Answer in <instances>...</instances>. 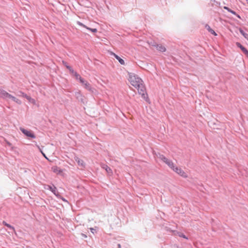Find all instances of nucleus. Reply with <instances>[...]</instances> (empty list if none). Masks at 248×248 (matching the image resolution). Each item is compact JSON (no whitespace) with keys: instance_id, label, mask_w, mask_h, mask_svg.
Listing matches in <instances>:
<instances>
[{"instance_id":"f257e3e1","label":"nucleus","mask_w":248,"mask_h":248,"mask_svg":"<svg viewBox=\"0 0 248 248\" xmlns=\"http://www.w3.org/2000/svg\"><path fill=\"white\" fill-rule=\"evenodd\" d=\"M129 81L132 86L138 89L139 94L141 95L142 98L147 101V94L141 79L135 74L130 73L129 75Z\"/></svg>"},{"instance_id":"f03ea898","label":"nucleus","mask_w":248,"mask_h":248,"mask_svg":"<svg viewBox=\"0 0 248 248\" xmlns=\"http://www.w3.org/2000/svg\"><path fill=\"white\" fill-rule=\"evenodd\" d=\"M157 157L161 160L163 162L165 163L172 170L175 167L172 161L166 158L164 155L158 154L157 155Z\"/></svg>"},{"instance_id":"7ed1b4c3","label":"nucleus","mask_w":248,"mask_h":248,"mask_svg":"<svg viewBox=\"0 0 248 248\" xmlns=\"http://www.w3.org/2000/svg\"><path fill=\"white\" fill-rule=\"evenodd\" d=\"M20 130L27 137L31 138L32 139L35 138V135L32 133V132L31 130H26L23 128L20 127Z\"/></svg>"},{"instance_id":"20e7f679","label":"nucleus","mask_w":248,"mask_h":248,"mask_svg":"<svg viewBox=\"0 0 248 248\" xmlns=\"http://www.w3.org/2000/svg\"><path fill=\"white\" fill-rule=\"evenodd\" d=\"M172 170H174L176 173H177L181 176H182L184 178H186L187 177V175L186 174V173L180 168H179L177 167H174Z\"/></svg>"},{"instance_id":"39448f33","label":"nucleus","mask_w":248,"mask_h":248,"mask_svg":"<svg viewBox=\"0 0 248 248\" xmlns=\"http://www.w3.org/2000/svg\"><path fill=\"white\" fill-rule=\"evenodd\" d=\"M47 189L50 190L57 197L59 198H61V195L59 194V192L57 191V188L54 186H47Z\"/></svg>"},{"instance_id":"423d86ee","label":"nucleus","mask_w":248,"mask_h":248,"mask_svg":"<svg viewBox=\"0 0 248 248\" xmlns=\"http://www.w3.org/2000/svg\"><path fill=\"white\" fill-rule=\"evenodd\" d=\"M77 24L81 26V27H83L86 29H87V30H89V31H91L92 32H97V29H92V28H89L88 27H87L86 26H85V25H84L83 23H82L81 22H79V21H78L77 22Z\"/></svg>"},{"instance_id":"0eeeda50","label":"nucleus","mask_w":248,"mask_h":248,"mask_svg":"<svg viewBox=\"0 0 248 248\" xmlns=\"http://www.w3.org/2000/svg\"><path fill=\"white\" fill-rule=\"evenodd\" d=\"M236 46L239 47L243 52L248 56V50L244 47L240 43H236Z\"/></svg>"},{"instance_id":"6e6552de","label":"nucleus","mask_w":248,"mask_h":248,"mask_svg":"<svg viewBox=\"0 0 248 248\" xmlns=\"http://www.w3.org/2000/svg\"><path fill=\"white\" fill-rule=\"evenodd\" d=\"M9 94V93L3 90H0V97L3 99H7Z\"/></svg>"},{"instance_id":"1a4fd4ad","label":"nucleus","mask_w":248,"mask_h":248,"mask_svg":"<svg viewBox=\"0 0 248 248\" xmlns=\"http://www.w3.org/2000/svg\"><path fill=\"white\" fill-rule=\"evenodd\" d=\"M111 54L112 55H113L117 60H118V61L121 64H122V65L124 64L125 63H124V60L123 59H122V58H121L119 56H118L117 55H116V54H115L113 52H111Z\"/></svg>"},{"instance_id":"9d476101","label":"nucleus","mask_w":248,"mask_h":248,"mask_svg":"<svg viewBox=\"0 0 248 248\" xmlns=\"http://www.w3.org/2000/svg\"><path fill=\"white\" fill-rule=\"evenodd\" d=\"M75 159H76V162L78 163V165H79L82 167H85V164L84 163V161L80 159V158H79L78 157H76Z\"/></svg>"},{"instance_id":"9b49d317","label":"nucleus","mask_w":248,"mask_h":248,"mask_svg":"<svg viewBox=\"0 0 248 248\" xmlns=\"http://www.w3.org/2000/svg\"><path fill=\"white\" fill-rule=\"evenodd\" d=\"M156 47L157 50H158V51H160L161 52H165L166 50L165 46H162L161 45H156Z\"/></svg>"},{"instance_id":"f8f14e48","label":"nucleus","mask_w":248,"mask_h":248,"mask_svg":"<svg viewBox=\"0 0 248 248\" xmlns=\"http://www.w3.org/2000/svg\"><path fill=\"white\" fill-rule=\"evenodd\" d=\"M174 234L175 235H178L179 237H183L186 239H187V237L186 236L185 234H184L183 233L181 232H178L176 231H174Z\"/></svg>"},{"instance_id":"ddd939ff","label":"nucleus","mask_w":248,"mask_h":248,"mask_svg":"<svg viewBox=\"0 0 248 248\" xmlns=\"http://www.w3.org/2000/svg\"><path fill=\"white\" fill-rule=\"evenodd\" d=\"M205 28L211 34H214L215 35H217V34L215 32V31L212 29H211L208 25H206Z\"/></svg>"},{"instance_id":"4468645a","label":"nucleus","mask_w":248,"mask_h":248,"mask_svg":"<svg viewBox=\"0 0 248 248\" xmlns=\"http://www.w3.org/2000/svg\"><path fill=\"white\" fill-rule=\"evenodd\" d=\"M84 87L85 89H86L88 91H90L91 92H93L92 88L91 87L90 84L88 82L85 83V84L84 85Z\"/></svg>"},{"instance_id":"2eb2a0df","label":"nucleus","mask_w":248,"mask_h":248,"mask_svg":"<svg viewBox=\"0 0 248 248\" xmlns=\"http://www.w3.org/2000/svg\"><path fill=\"white\" fill-rule=\"evenodd\" d=\"M2 224L5 225V226L7 227L8 228H9L10 230L15 231V228L14 227L10 225L9 224L7 223L5 221H3L2 222Z\"/></svg>"},{"instance_id":"dca6fc26","label":"nucleus","mask_w":248,"mask_h":248,"mask_svg":"<svg viewBox=\"0 0 248 248\" xmlns=\"http://www.w3.org/2000/svg\"><path fill=\"white\" fill-rule=\"evenodd\" d=\"M240 33L247 39L248 40V34L246 33L243 30L240 29Z\"/></svg>"},{"instance_id":"f3484780","label":"nucleus","mask_w":248,"mask_h":248,"mask_svg":"<svg viewBox=\"0 0 248 248\" xmlns=\"http://www.w3.org/2000/svg\"><path fill=\"white\" fill-rule=\"evenodd\" d=\"M103 168L105 169L107 171V172L108 173H112V170H111V169L108 166L106 165L105 167H103Z\"/></svg>"},{"instance_id":"a211bd4d","label":"nucleus","mask_w":248,"mask_h":248,"mask_svg":"<svg viewBox=\"0 0 248 248\" xmlns=\"http://www.w3.org/2000/svg\"><path fill=\"white\" fill-rule=\"evenodd\" d=\"M53 169V170L54 172H56V173H60L61 172V170L60 169H59V168H58V167H55L54 168H52Z\"/></svg>"},{"instance_id":"6ab92c4d","label":"nucleus","mask_w":248,"mask_h":248,"mask_svg":"<svg viewBox=\"0 0 248 248\" xmlns=\"http://www.w3.org/2000/svg\"><path fill=\"white\" fill-rule=\"evenodd\" d=\"M224 9H226L228 12H230V13H232V14H233V15H236V13H235L234 11H233L231 9H230V8H229L228 7H224Z\"/></svg>"},{"instance_id":"aec40b11","label":"nucleus","mask_w":248,"mask_h":248,"mask_svg":"<svg viewBox=\"0 0 248 248\" xmlns=\"http://www.w3.org/2000/svg\"><path fill=\"white\" fill-rule=\"evenodd\" d=\"M18 93H19V94L18 95L19 96H22V97H25V98L26 97H27V95L26 94H25V93H24L23 92H21V91L19 92Z\"/></svg>"},{"instance_id":"412c9836","label":"nucleus","mask_w":248,"mask_h":248,"mask_svg":"<svg viewBox=\"0 0 248 248\" xmlns=\"http://www.w3.org/2000/svg\"><path fill=\"white\" fill-rule=\"evenodd\" d=\"M14 101L19 105H20L22 103L21 101L19 99L16 98V97H15V98H14Z\"/></svg>"},{"instance_id":"4be33fe9","label":"nucleus","mask_w":248,"mask_h":248,"mask_svg":"<svg viewBox=\"0 0 248 248\" xmlns=\"http://www.w3.org/2000/svg\"><path fill=\"white\" fill-rule=\"evenodd\" d=\"M14 101L19 105H20L22 103L21 101L19 99L16 98V97H15V98H14Z\"/></svg>"},{"instance_id":"5701e85b","label":"nucleus","mask_w":248,"mask_h":248,"mask_svg":"<svg viewBox=\"0 0 248 248\" xmlns=\"http://www.w3.org/2000/svg\"><path fill=\"white\" fill-rule=\"evenodd\" d=\"M80 82L82 84V85L84 86V85L86 83L87 81H85L83 78H80V79H79Z\"/></svg>"},{"instance_id":"b1692460","label":"nucleus","mask_w":248,"mask_h":248,"mask_svg":"<svg viewBox=\"0 0 248 248\" xmlns=\"http://www.w3.org/2000/svg\"><path fill=\"white\" fill-rule=\"evenodd\" d=\"M73 75L75 76V77L77 79H79L80 78H81L80 76V75L79 74H78L76 72Z\"/></svg>"},{"instance_id":"393cba45","label":"nucleus","mask_w":248,"mask_h":248,"mask_svg":"<svg viewBox=\"0 0 248 248\" xmlns=\"http://www.w3.org/2000/svg\"><path fill=\"white\" fill-rule=\"evenodd\" d=\"M63 64L64 65V66L68 69H70L71 66H69L67 63L66 62H64V61H62Z\"/></svg>"},{"instance_id":"a878e982","label":"nucleus","mask_w":248,"mask_h":248,"mask_svg":"<svg viewBox=\"0 0 248 248\" xmlns=\"http://www.w3.org/2000/svg\"><path fill=\"white\" fill-rule=\"evenodd\" d=\"M7 98L11 99L13 101H14V98H15V97H14L13 95H12L11 94H9L8 95Z\"/></svg>"},{"instance_id":"bb28decb","label":"nucleus","mask_w":248,"mask_h":248,"mask_svg":"<svg viewBox=\"0 0 248 248\" xmlns=\"http://www.w3.org/2000/svg\"><path fill=\"white\" fill-rule=\"evenodd\" d=\"M70 73L72 74H74L76 72L71 67L70 69H69Z\"/></svg>"},{"instance_id":"cd10ccee","label":"nucleus","mask_w":248,"mask_h":248,"mask_svg":"<svg viewBox=\"0 0 248 248\" xmlns=\"http://www.w3.org/2000/svg\"><path fill=\"white\" fill-rule=\"evenodd\" d=\"M90 230L93 233H94L95 232H96V230L94 228H91Z\"/></svg>"},{"instance_id":"c85d7f7f","label":"nucleus","mask_w":248,"mask_h":248,"mask_svg":"<svg viewBox=\"0 0 248 248\" xmlns=\"http://www.w3.org/2000/svg\"><path fill=\"white\" fill-rule=\"evenodd\" d=\"M29 102L31 100L32 98L30 96L27 95V97H25Z\"/></svg>"},{"instance_id":"c756f323","label":"nucleus","mask_w":248,"mask_h":248,"mask_svg":"<svg viewBox=\"0 0 248 248\" xmlns=\"http://www.w3.org/2000/svg\"><path fill=\"white\" fill-rule=\"evenodd\" d=\"M30 102L31 103H33V104H35V100H34V99H32V98L31 99V101H30Z\"/></svg>"},{"instance_id":"7c9ffc66","label":"nucleus","mask_w":248,"mask_h":248,"mask_svg":"<svg viewBox=\"0 0 248 248\" xmlns=\"http://www.w3.org/2000/svg\"><path fill=\"white\" fill-rule=\"evenodd\" d=\"M6 143L9 146H12V144L10 142H9L8 141H6Z\"/></svg>"},{"instance_id":"2f4dec72","label":"nucleus","mask_w":248,"mask_h":248,"mask_svg":"<svg viewBox=\"0 0 248 248\" xmlns=\"http://www.w3.org/2000/svg\"><path fill=\"white\" fill-rule=\"evenodd\" d=\"M40 151H41V153L42 154V155H44V156H45L46 159H47V158L45 154L41 150H40Z\"/></svg>"},{"instance_id":"473e14b6","label":"nucleus","mask_w":248,"mask_h":248,"mask_svg":"<svg viewBox=\"0 0 248 248\" xmlns=\"http://www.w3.org/2000/svg\"><path fill=\"white\" fill-rule=\"evenodd\" d=\"M81 235L84 238H86L87 237V235L84 233H81Z\"/></svg>"},{"instance_id":"72a5a7b5","label":"nucleus","mask_w":248,"mask_h":248,"mask_svg":"<svg viewBox=\"0 0 248 248\" xmlns=\"http://www.w3.org/2000/svg\"><path fill=\"white\" fill-rule=\"evenodd\" d=\"M118 248H121V246L120 244H118Z\"/></svg>"},{"instance_id":"f704fd0d","label":"nucleus","mask_w":248,"mask_h":248,"mask_svg":"<svg viewBox=\"0 0 248 248\" xmlns=\"http://www.w3.org/2000/svg\"><path fill=\"white\" fill-rule=\"evenodd\" d=\"M62 199L63 201H66V200H65L64 199H63V198H62Z\"/></svg>"},{"instance_id":"c9c22d12","label":"nucleus","mask_w":248,"mask_h":248,"mask_svg":"<svg viewBox=\"0 0 248 248\" xmlns=\"http://www.w3.org/2000/svg\"><path fill=\"white\" fill-rule=\"evenodd\" d=\"M237 17H238L239 18H240V17L238 15L237 16Z\"/></svg>"},{"instance_id":"e433bc0d","label":"nucleus","mask_w":248,"mask_h":248,"mask_svg":"<svg viewBox=\"0 0 248 248\" xmlns=\"http://www.w3.org/2000/svg\"><path fill=\"white\" fill-rule=\"evenodd\" d=\"M247 3H248V0H246Z\"/></svg>"}]
</instances>
